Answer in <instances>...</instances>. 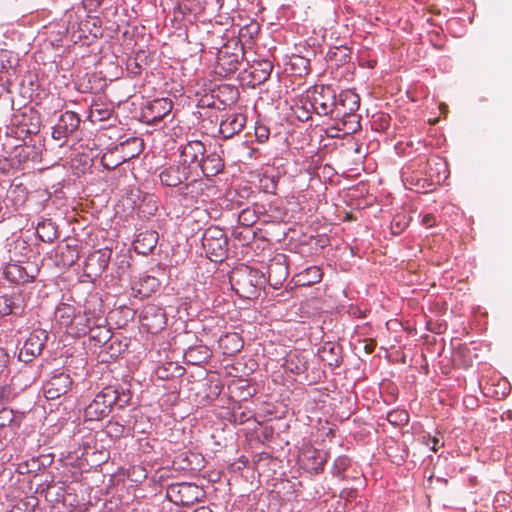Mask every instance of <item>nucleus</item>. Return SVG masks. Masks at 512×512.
Instances as JSON below:
<instances>
[{
	"label": "nucleus",
	"mask_w": 512,
	"mask_h": 512,
	"mask_svg": "<svg viewBox=\"0 0 512 512\" xmlns=\"http://www.w3.org/2000/svg\"><path fill=\"white\" fill-rule=\"evenodd\" d=\"M264 282V275L260 271L245 265L236 268L230 275L233 290L245 299L256 298Z\"/></svg>",
	"instance_id": "1"
},
{
	"label": "nucleus",
	"mask_w": 512,
	"mask_h": 512,
	"mask_svg": "<svg viewBox=\"0 0 512 512\" xmlns=\"http://www.w3.org/2000/svg\"><path fill=\"white\" fill-rule=\"evenodd\" d=\"M160 182L163 186L166 187H177L181 185L183 182L192 179L190 183L185 184L180 188L181 194L185 197L186 206H192L195 203V197L193 195L189 196L190 188L197 183L196 177L192 175L189 171H187L186 167L179 164L169 165L160 172L159 174Z\"/></svg>",
	"instance_id": "2"
},
{
	"label": "nucleus",
	"mask_w": 512,
	"mask_h": 512,
	"mask_svg": "<svg viewBox=\"0 0 512 512\" xmlns=\"http://www.w3.org/2000/svg\"><path fill=\"white\" fill-rule=\"evenodd\" d=\"M244 51L238 41H231L223 45L217 56L215 73L223 78L234 74L243 60Z\"/></svg>",
	"instance_id": "3"
},
{
	"label": "nucleus",
	"mask_w": 512,
	"mask_h": 512,
	"mask_svg": "<svg viewBox=\"0 0 512 512\" xmlns=\"http://www.w3.org/2000/svg\"><path fill=\"white\" fill-rule=\"evenodd\" d=\"M141 145L142 143L138 138H131L121 142L103 154L101 163L108 170L115 169L122 163L138 156Z\"/></svg>",
	"instance_id": "4"
},
{
	"label": "nucleus",
	"mask_w": 512,
	"mask_h": 512,
	"mask_svg": "<svg viewBox=\"0 0 512 512\" xmlns=\"http://www.w3.org/2000/svg\"><path fill=\"white\" fill-rule=\"evenodd\" d=\"M119 398L118 392L113 387H105L85 408L86 421H99L108 416L114 404Z\"/></svg>",
	"instance_id": "5"
},
{
	"label": "nucleus",
	"mask_w": 512,
	"mask_h": 512,
	"mask_svg": "<svg viewBox=\"0 0 512 512\" xmlns=\"http://www.w3.org/2000/svg\"><path fill=\"white\" fill-rule=\"evenodd\" d=\"M202 246L211 261L220 262L228 250V238L223 229L211 226L203 233Z\"/></svg>",
	"instance_id": "6"
},
{
	"label": "nucleus",
	"mask_w": 512,
	"mask_h": 512,
	"mask_svg": "<svg viewBox=\"0 0 512 512\" xmlns=\"http://www.w3.org/2000/svg\"><path fill=\"white\" fill-rule=\"evenodd\" d=\"M206 153L204 144L199 140L187 142L180 149L179 163L186 167L196 178L200 176L201 158Z\"/></svg>",
	"instance_id": "7"
},
{
	"label": "nucleus",
	"mask_w": 512,
	"mask_h": 512,
	"mask_svg": "<svg viewBox=\"0 0 512 512\" xmlns=\"http://www.w3.org/2000/svg\"><path fill=\"white\" fill-rule=\"evenodd\" d=\"M167 497L177 505L191 506L202 497L199 486L191 483H175L167 488Z\"/></svg>",
	"instance_id": "8"
},
{
	"label": "nucleus",
	"mask_w": 512,
	"mask_h": 512,
	"mask_svg": "<svg viewBox=\"0 0 512 512\" xmlns=\"http://www.w3.org/2000/svg\"><path fill=\"white\" fill-rule=\"evenodd\" d=\"M311 105L319 115H334L336 94L330 86H316L311 95Z\"/></svg>",
	"instance_id": "9"
},
{
	"label": "nucleus",
	"mask_w": 512,
	"mask_h": 512,
	"mask_svg": "<svg viewBox=\"0 0 512 512\" xmlns=\"http://www.w3.org/2000/svg\"><path fill=\"white\" fill-rule=\"evenodd\" d=\"M140 322L147 332L157 334L162 331L166 324L167 318L164 310L156 305L149 304L144 307L140 315Z\"/></svg>",
	"instance_id": "10"
},
{
	"label": "nucleus",
	"mask_w": 512,
	"mask_h": 512,
	"mask_svg": "<svg viewBox=\"0 0 512 512\" xmlns=\"http://www.w3.org/2000/svg\"><path fill=\"white\" fill-rule=\"evenodd\" d=\"M47 338L48 335L45 330L37 329L32 331L19 352V360L27 363L33 357L40 355Z\"/></svg>",
	"instance_id": "11"
},
{
	"label": "nucleus",
	"mask_w": 512,
	"mask_h": 512,
	"mask_svg": "<svg viewBox=\"0 0 512 512\" xmlns=\"http://www.w3.org/2000/svg\"><path fill=\"white\" fill-rule=\"evenodd\" d=\"M111 255L112 251L108 248L91 252L85 261L84 274L91 279L99 277L107 268Z\"/></svg>",
	"instance_id": "12"
},
{
	"label": "nucleus",
	"mask_w": 512,
	"mask_h": 512,
	"mask_svg": "<svg viewBox=\"0 0 512 512\" xmlns=\"http://www.w3.org/2000/svg\"><path fill=\"white\" fill-rule=\"evenodd\" d=\"M72 383L69 374L61 372L53 375L43 387L45 397L50 400L61 397L71 389Z\"/></svg>",
	"instance_id": "13"
},
{
	"label": "nucleus",
	"mask_w": 512,
	"mask_h": 512,
	"mask_svg": "<svg viewBox=\"0 0 512 512\" xmlns=\"http://www.w3.org/2000/svg\"><path fill=\"white\" fill-rule=\"evenodd\" d=\"M80 125L79 116L72 111L61 114L57 124L53 127L52 137L60 140L74 133Z\"/></svg>",
	"instance_id": "14"
},
{
	"label": "nucleus",
	"mask_w": 512,
	"mask_h": 512,
	"mask_svg": "<svg viewBox=\"0 0 512 512\" xmlns=\"http://www.w3.org/2000/svg\"><path fill=\"white\" fill-rule=\"evenodd\" d=\"M172 101L168 98H159L147 104L143 110V117L148 123H157L172 110Z\"/></svg>",
	"instance_id": "15"
},
{
	"label": "nucleus",
	"mask_w": 512,
	"mask_h": 512,
	"mask_svg": "<svg viewBox=\"0 0 512 512\" xmlns=\"http://www.w3.org/2000/svg\"><path fill=\"white\" fill-rule=\"evenodd\" d=\"M359 106L360 98L356 93L350 90L343 91L339 94L338 98L336 97L334 115L335 117L349 116L357 111Z\"/></svg>",
	"instance_id": "16"
},
{
	"label": "nucleus",
	"mask_w": 512,
	"mask_h": 512,
	"mask_svg": "<svg viewBox=\"0 0 512 512\" xmlns=\"http://www.w3.org/2000/svg\"><path fill=\"white\" fill-rule=\"evenodd\" d=\"M85 313L88 314L89 322L87 323L89 334L94 327L105 322L102 310V301L96 295L89 296L85 300Z\"/></svg>",
	"instance_id": "17"
},
{
	"label": "nucleus",
	"mask_w": 512,
	"mask_h": 512,
	"mask_svg": "<svg viewBox=\"0 0 512 512\" xmlns=\"http://www.w3.org/2000/svg\"><path fill=\"white\" fill-rule=\"evenodd\" d=\"M327 461V454L314 448H307L303 452V466L311 473L318 474L323 471Z\"/></svg>",
	"instance_id": "18"
},
{
	"label": "nucleus",
	"mask_w": 512,
	"mask_h": 512,
	"mask_svg": "<svg viewBox=\"0 0 512 512\" xmlns=\"http://www.w3.org/2000/svg\"><path fill=\"white\" fill-rule=\"evenodd\" d=\"M224 168V160L216 151L210 152L206 157L201 158L200 175L206 177L215 176L220 173Z\"/></svg>",
	"instance_id": "19"
},
{
	"label": "nucleus",
	"mask_w": 512,
	"mask_h": 512,
	"mask_svg": "<svg viewBox=\"0 0 512 512\" xmlns=\"http://www.w3.org/2000/svg\"><path fill=\"white\" fill-rule=\"evenodd\" d=\"M158 233L154 230L140 232L133 242L134 250L141 255H147L157 245Z\"/></svg>",
	"instance_id": "20"
},
{
	"label": "nucleus",
	"mask_w": 512,
	"mask_h": 512,
	"mask_svg": "<svg viewBox=\"0 0 512 512\" xmlns=\"http://www.w3.org/2000/svg\"><path fill=\"white\" fill-rule=\"evenodd\" d=\"M218 346L224 355L233 356L241 351L244 346V341L240 334L230 332L219 338Z\"/></svg>",
	"instance_id": "21"
},
{
	"label": "nucleus",
	"mask_w": 512,
	"mask_h": 512,
	"mask_svg": "<svg viewBox=\"0 0 512 512\" xmlns=\"http://www.w3.org/2000/svg\"><path fill=\"white\" fill-rule=\"evenodd\" d=\"M246 119L242 114H232L222 120L219 127L220 134L225 138H231L238 134L245 126Z\"/></svg>",
	"instance_id": "22"
},
{
	"label": "nucleus",
	"mask_w": 512,
	"mask_h": 512,
	"mask_svg": "<svg viewBox=\"0 0 512 512\" xmlns=\"http://www.w3.org/2000/svg\"><path fill=\"white\" fill-rule=\"evenodd\" d=\"M268 281L274 287L282 285L288 276V269L279 258L273 259L267 269Z\"/></svg>",
	"instance_id": "23"
},
{
	"label": "nucleus",
	"mask_w": 512,
	"mask_h": 512,
	"mask_svg": "<svg viewBox=\"0 0 512 512\" xmlns=\"http://www.w3.org/2000/svg\"><path fill=\"white\" fill-rule=\"evenodd\" d=\"M75 316V308L67 303H60L54 313L56 323L66 328L68 334L72 328Z\"/></svg>",
	"instance_id": "24"
},
{
	"label": "nucleus",
	"mask_w": 512,
	"mask_h": 512,
	"mask_svg": "<svg viewBox=\"0 0 512 512\" xmlns=\"http://www.w3.org/2000/svg\"><path fill=\"white\" fill-rule=\"evenodd\" d=\"M285 368L293 374H302L308 369V361L301 352H291L285 360Z\"/></svg>",
	"instance_id": "25"
},
{
	"label": "nucleus",
	"mask_w": 512,
	"mask_h": 512,
	"mask_svg": "<svg viewBox=\"0 0 512 512\" xmlns=\"http://www.w3.org/2000/svg\"><path fill=\"white\" fill-rule=\"evenodd\" d=\"M323 272L318 266H310L296 275L297 283L302 286H311L322 280Z\"/></svg>",
	"instance_id": "26"
},
{
	"label": "nucleus",
	"mask_w": 512,
	"mask_h": 512,
	"mask_svg": "<svg viewBox=\"0 0 512 512\" xmlns=\"http://www.w3.org/2000/svg\"><path fill=\"white\" fill-rule=\"evenodd\" d=\"M273 65L268 60L259 61L251 66L250 75L254 82L261 84L269 79Z\"/></svg>",
	"instance_id": "27"
},
{
	"label": "nucleus",
	"mask_w": 512,
	"mask_h": 512,
	"mask_svg": "<svg viewBox=\"0 0 512 512\" xmlns=\"http://www.w3.org/2000/svg\"><path fill=\"white\" fill-rule=\"evenodd\" d=\"M112 338V332L110 328L104 324L94 327L89 333L90 344L95 347H101L106 345Z\"/></svg>",
	"instance_id": "28"
},
{
	"label": "nucleus",
	"mask_w": 512,
	"mask_h": 512,
	"mask_svg": "<svg viewBox=\"0 0 512 512\" xmlns=\"http://www.w3.org/2000/svg\"><path fill=\"white\" fill-rule=\"evenodd\" d=\"M59 262L66 267H71L79 258V250L77 245L65 244L59 246L57 254Z\"/></svg>",
	"instance_id": "29"
},
{
	"label": "nucleus",
	"mask_w": 512,
	"mask_h": 512,
	"mask_svg": "<svg viewBox=\"0 0 512 512\" xmlns=\"http://www.w3.org/2000/svg\"><path fill=\"white\" fill-rule=\"evenodd\" d=\"M36 232L39 239L46 243H52L58 236L57 227L50 219L38 223Z\"/></svg>",
	"instance_id": "30"
},
{
	"label": "nucleus",
	"mask_w": 512,
	"mask_h": 512,
	"mask_svg": "<svg viewBox=\"0 0 512 512\" xmlns=\"http://www.w3.org/2000/svg\"><path fill=\"white\" fill-rule=\"evenodd\" d=\"M210 350L206 346L190 347L184 354L185 359L192 364H199L210 357Z\"/></svg>",
	"instance_id": "31"
},
{
	"label": "nucleus",
	"mask_w": 512,
	"mask_h": 512,
	"mask_svg": "<svg viewBox=\"0 0 512 512\" xmlns=\"http://www.w3.org/2000/svg\"><path fill=\"white\" fill-rule=\"evenodd\" d=\"M88 322V314L85 313L84 309L83 313L76 314L72 328L69 330V334L75 337L85 336L89 332L87 326Z\"/></svg>",
	"instance_id": "32"
},
{
	"label": "nucleus",
	"mask_w": 512,
	"mask_h": 512,
	"mask_svg": "<svg viewBox=\"0 0 512 512\" xmlns=\"http://www.w3.org/2000/svg\"><path fill=\"white\" fill-rule=\"evenodd\" d=\"M339 350V347L331 346L330 344L324 345L320 352V357L330 367H338L341 363Z\"/></svg>",
	"instance_id": "33"
},
{
	"label": "nucleus",
	"mask_w": 512,
	"mask_h": 512,
	"mask_svg": "<svg viewBox=\"0 0 512 512\" xmlns=\"http://www.w3.org/2000/svg\"><path fill=\"white\" fill-rule=\"evenodd\" d=\"M159 285L156 277L145 276L139 280L137 291L141 297H148L159 288Z\"/></svg>",
	"instance_id": "34"
},
{
	"label": "nucleus",
	"mask_w": 512,
	"mask_h": 512,
	"mask_svg": "<svg viewBox=\"0 0 512 512\" xmlns=\"http://www.w3.org/2000/svg\"><path fill=\"white\" fill-rule=\"evenodd\" d=\"M112 113L109 107H104L102 104L93 103L90 107L89 118L92 122H100L107 120Z\"/></svg>",
	"instance_id": "35"
},
{
	"label": "nucleus",
	"mask_w": 512,
	"mask_h": 512,
	"mask_svg": "<svg viewBox=\"0 0 512 512\" xmlns=\"http://www.w3.org/2000/svg\"><path fill=\"white\" fill-rule=\"evenodd\" d=\"M6 276L15 282L27 281V275L23 273V268L17 264H10L5 270Z\"/></svg>",
	"instance_id": "36"
},
{
	"label": "nucleus",
	"mask_w": 512,
	"mask_h": 512,
	"mask_svg": "<svg viewBox=\"0 0 512 512\" xmlns=\"http://www.w3.org/2000/svg\"><path fill=\"white\" fill-rule=\"evenodd\" d=\"M387 420L394 426H401L408 422L409 415L404 410H393L387 414Z\"/></svg>",
	"instance_id": "37"
},
{
	"label": "nucleus",
	"mask_w": 512,
	"mask_h": 512,
	"mask_svg": "<svg viewBox=\"0 0 512 512\" xmlns=\"http://www.w3.org/2000/svg\"><path fill=\"white\" fill-rule=\"evenodd\" d=\"M14 311V301L7 295H0V316H6Z\"/></svg>",
	"instance_id": "38"
},
{
	"label": "nucleus",
	"mask_w": 512,
	"mask_h": 512,
	"mask_svg": "<svg viewBox=\"0 0 512 512\" xmlns=\"http://www.w3.org/2000/svg\"><path fill=\"white\" fill-rule=\"evenodd\" d=\"M407 226V221L404 216H396L391 221V230L393 234H400Z\"/></svg>",
	"instance_id": "39"
},
{
	"label": "nucleus",
	"mask_w": 512,
	"mask_h": 512,
	"mask_svg": "<svg viewBox=\"0 0 512 512\" xmlns=\"http://www.w3.org/2000/svg\"><path fill=\"white\" fill-rule=\"evenodd\" d=\"M14 420V412L9 408L0 410V428L9 426Z\"/></svg>",
	"instance_id": "40"
},
{
	"label": "nucleus",
	"mask_w": 512,
	"mask_h": 512,
	"mask_svg": "<svg viewBox=\"0 0 512 512\" xmlns=\"http://www.w3.org/2000/svg\"><path fill=\"white\" fill-rule=\"evenodd\" d=\"M330 58L340 62H347L350 59V50L347 47H337L334 52L331 53Z\"/></svg>",
	"instance_id": "41"
},
{
	"label": "nucleus",
	"mask_w": 512,
	"mask_h": 512,
	"mask_svg": "<svg viewBox=\"0 0 512 512\" xmlns=\"http://www.w3.org/2000/svg\"><path fill=\"white\" fill-rule=\"evenodd\" d=\"M232 417L236 423L243 424L250 420L252 415L250 411H244L241 408H238L237 410L233 411Z\"/></svg>",
	"instance_id": "42"
},
{
	"label": "nucleus",
	"mask_w": 512,
	"mask_h": 512,
	"mask_svg": "<svg viewBox=\"0 0 512 512\" xmlns=\"http://www.w3.org/2000/svg\"><path fill=\"white\" fill-rule=\"evenodd\" d=\"M270 135L269 129L266 126L260 125L255 128V137L259 143H264L268 140Z\"/></svg>",
	"instance_id": "43"
},
{
	"label": "nucleus",
	"mask_w": 512,
	"mask_h": 512,
	"mask_svg": "<svg viewBox=\"0 0 512 512\" xmlns=\"http://www.w3.org/2000/svg\"><path fill=\"white\" fill-rule=\"evenodd\" d=\"M426 445L430 447V449L434 452H437L439 447L443 446V443L436 436H427Z\"/></svg>",
	"instance_id": "44"
},
{
	"label": "nucleus",
	"mask_w": 512,
	"mask_h": 512,
	"mask_svg": "<svg viewBox=\"0 0 512 512\" xmlns=\"http://www.w3.org/2000/svg\"><path fill=\"white\" fill-rule=\"evenodd\" d=\"M350 465V461L346 456H340L335 460V468L338 473L344 472L348 466Z\"/></svg>",
	"instance_id": "45"
},
{
	"label": "nucleus",
	"mask_w": 512,
	"mask_h": 512,
	"mask_svg": "<svg viewBox=\"0 0 512 512\" xmlns=\"http://www.w3.org/2000/svg\"><path fill=\"white\" fill-rule=\"evenodd\" d=\"M427 164L429 166V172L427 174L430 177V179H432V180L435 177V173L433 171L432 165H434V166H441V167L444 166V163L439 158L428 159Z\"/></svg>",
	"instance_id": "46"
},
{
	"label": "nucleus",
	"mask_w": 512,
	"mask_h": 512,
	"mask_svg": "<svg viewBox=\"0 0 512 512\" xmlns=\"http://www.w3.org/2000/svg\"><path fill=\"white\" fill-rule=\"evenodd\" d=\"M422 224L427 228L433 227L436 224V218L433 214H425L422 218Z\"/></svg>",
	"instance_id": "47"
},
{
	"label": "nucleus",
	"mask_w": 512,
	"mask_h": 512,
	"mask_svg": "<svg viewBox=\"0 0 512 512\" xmlns=\"http://www.w3.org/2000/svg\"><path fill=\"white\" fill-rule=\"evenodd\" d=\"M100 0H83V5L86 9L96 10L100 6Z\"/></svg>",
	"instance_id": "48"
},
{
	"label": "nucleus",
	"mask_w": 512,
	"mask_h": 512,
	"mask_svg": "<svg viewBox=\"0 0 512 512\" xmlns=\"http://www.w3.org/2000/svg\"><path fill=\"white\" fill-rule=\"evenodd\" d=\"M7 363H8V354L3 349H0V373L2 371H4Z\"/></svg>",
	"instance_id": "49"
},
{
	"label": "nucleus",
	"mask_w": 512,
	"mask_h": 512,
	"mask_svg": "<svg viewBox=\"0 0 512 512\" xmlns=\"http://www.w3.org/2000/svg\"><path fill=\"white\" fill-rule=\"evenodd\" d=\"M194 512H213L209 507L207 506H200L194 510Z\"/></svg>",
	"instance_id": "50"
},
{
	"label": "nucleus",
	"mask_w": 512,
	"mask_h": 512,
	"mask_svg": "<svg viewBox=\"0 0 512 512\" xmlns=\"http://www.w3.org/2000/svg\"><path fill=\"white\" fill-rule=\"evenodd\" d=\"M373 349H374V347L371 346V345H366L365 346V350H366L367 353H371L373 351Z\"/></svg>",
	"instance_id": "51"
},
{
	"label": "nucleus",
	"mask_w": 512,
	"mask_h": 512,
	"mask_svg": "<svg viewBox=\"0 0 512 512\" xmlns=\"http://www.w3.org/2000/svg\"><path fill=\"white\" fill-rule=\"evenodd\" d=\"M247 212L246 211H243L240 216H239V219L241 220L242 218H244L246 216Z\"/></svg>",
	"instance_id": "52"
},
{
	"label": "nucleus",
	"mask_w": 512,
	"mask_h": 512,
	"mask_svg": "<svg viewBox=\"0 0 512 512\" xmlns=\"http://www.w3.org/2000/svg\"><path fill=\"white\" fill-rule=\"evenodd\" d=\"M158 374H159L160 378L167 377V375L160 374V371H158Z\"/></svg>",
	"instance_id": "53"
}]
</instances>
